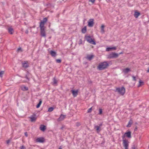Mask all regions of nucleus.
Masks as SVG:
<instances>
[{
	"label": "nucleus",
	"instance_id": "a18cd8bd",
	"mask_svg": "<svg viewBox=\"0 0 149 149\" xmlns=\"http://www.w3.org/2000/svg\"><path fill=\"white\" fill-rule=\"evenodd\" d=\"M95 1V0H89V1H91L92 3H94Z\"/></svg>",
	"mask_w": 149,
	"mask_h": 149
},
{
	"label": "nucleus",
	"instance_id": "412c9836",
	"mask_svg": "<svg viewBox=\"0 0 149 149\" xmlns=\"http://www.w3.org/2000/svg\"><path fill=\"white\" fill-rule=\"evenodd\" d=\"M94 128L95 129H96V130L97 132H100L101 130V129L100 128V126H98L97 125L95 126Z\"/></svg>",
	"mask_w": 149,
	"mask_h": 149
},
{
	"label": "nucleus",
	"instance_id": "37998d69",
	"mask_svg": "<svg viewBox=\"0 0 149 149\" xmlns=\"http://www.w3.org/2000/svg\"><path fill=\"white\" fill-rule=\"evenodd\" d=\"M132 149H135V147L134 145H133L132 147Z\"/></svg>",
	"mask_w": 149,
	"mask_h": 149
},
{
	"label": "nucleus",
	"instance_id": "423d86ee",
	"mask_svg": "<svg viewBox=\"0 0 149 149\" xmlns=\"http://www.w3.org/2000/svg\"><path fill=\"white\" fill-rule=\"evenodd\" d=\"M93 21L94 19H90L89 21L88 22V26L90 27H93L94 24Z\"/></svg>",
	"mask_w": 149,
	"mask_h": 149
},
{
	"label": "nucleus",
	"instance_id": "72a5a7b5",
	"mask_svg": "<svg viewBox=\"0 0 149 149\" xmlns=\"http://www.w3.org/2000/svg\"><path fill=\"white\" fill-rule=\"evenodd\" d=\"M111 50V47H108L106 49V51H109Z\"/></svg>",
	"mask_w": 149,
	"mask_h": 149
},
{
	"label": "nucleus",
	"instance_id": "f3484780",
	"mask_svg": "<svg viewBox=\"0 0 149 149\" xmlns=\"http://www.w3.org/2000/svg\"><path fill=\"white\" fill-rule=\"evenodd\" d=\"M140 15V13L137 11V10H136L135 11L134 13V16L136 18H137L138 16Z\"/></svg>",
	"mask_w": 149,
	"mask_h": 149
},
{
	"label": "nucleus",
	"instance_id": "9d476101",
	"mask_svg": "<svg viewBox=\"0 0 149 149\" xmlns=\"http://www.w3.org/2000/svg\"><path fill=\"white\" fill-rule=\"evenodd\" d=\"M40 32L41 36L42 37H46V34L45 33V29H40Z\"/></svg>",
	"mask_w": 149,
	"mask_h": 149
},
{
	"label": "nucleus",
	"instance_id": "4468645a",
	"mask_svg": "<svg viewBox=\"0 0 149 149\" xmlns=\"http://www.w3.org/2000/svg\"><path fill=\"white\" fill-rule=\"evenodd\" d=\"M49 53L53 57H55L57 55L56 52L53 51L51 50L49 52Z\"/></svg>",
	"mask_w": 149,
	"mask_h": 149
},
{
	"label": "nucleus",
	"instance_id": "c756f323",
	"mask_svg": "<svg viewBox=\"0 0 149 149\" xmlns=\"http://www.w3.org/2000/svg\"><path fill=\"white\" fill-rule=\"evenodd\" d=\"M99 113L98 114L99 115H101L102 113V109H101V108H100L99 109Z\"/></svg>",
	"mask_w": 149,
	"mask_h": 149
},
{
	"label": "nucleus",
	"instance_id": "e433bc0d",
	"mask_svg": "<svg viewBox=\"0 0 149 149\" xmlns=\"http://www.w3.org/2000/svg\"><path fill=\"white\" fill-rule=\"evenodd\" d=\"M17 51L18 52H19L20 51H21V52H22V50L21 48L20 47H19V48H18V49H17Z\"/></svg>",
	"mask_w": 149,
	"mask_h": 149
},
{
	"label": "nucleus",
	"instance_id": "1a4fd4ad",
	"mask_svg": "<svg viewBox=\"0 0 149 149\" xmlns=\"http://www.w3.org/2000/svg\"><path fill=\"white\" fill-rule=\"evenodd\" d=\"M7 30L9 33L10 34H13L14 32V30L12 27H9L7 28Z\"/></svg>",
	"mask_w": 149,
	"mask_h": 149
},
{
	"label": "nucleus",
	"instance_id": "7c9ffc66",
	"mask_svg": "<svg viewBox=\"0 0 149 149\" xmlns=\"http://www.w3.org/2000/svg\"><path fill=\"white\" fill-rule=\"evenodd\" d=\"M4 73V71H1L0 72V77H2V75Z\"/></svg>",
	"mask_w": 149,
	"mask_h": 149
},
{
	"label": "nucleus",
	"instance_id": "c85d7f7f",
	"mask_svg": "<svg viewBox=\"0 0 149 149\" xmlns=\"http://www.w3.org/2000/svg\"><path fill=\"white\" fill-rule=\"evenodd\" d=\"M54 108L53 107H50L48 109V111L52 112L54 110Z\"/></svg>",
	"mask_w": 149,
	"mask_h": 149
},
{
	"label": "nucleus",
	"instance_id": "c9c22d12",
	"mask_svg": "<svg viewBox=\"0 0 149 149\" xmlns=\"http://www.w3.org/2000/svg\"><path fill=\"white\" fill-rule=\"evenodd\" d=\"M132 77L133 78V80L134 81H136V79L135 77L134 76H132Z\"/></svg>",
	"mask_w": 149,
	"mask_h": 149
},
{
	"label": "nucleus",
	"instance_id": "aec40b11",
	"mask_svg": "<svg viewBox=\"0 0 149 149\" xmlns=\"http://www.w3.org/2000/svg\"><path fill=\"white\" fill-rule=\"evenodd\" d=\"M132 123V120L131 119L128 122V124L127 125L126 127H130L131 126Z\"/></svg>",
	"mask_w": 149,
	"mask_h": 149
},
{
	"label": "nucleus",
	"instance_id": "f8f14e48",
	"mask_svg": "<svg viewBox=\"0 0 149 149\" xmlns=\"http://www.w3.org/2000/svg\"><path fill=\"white\" fill-rule=\"evenodd\" d=\"M65 116L61 114L60 117L58 119L57 121L59 122L63 120L65 118Z\"/></svg>",
	"mask_w": 149,
	"mask_h": 149
},
{
	"label": "nucleus",
	"instance_id": "6ab92c4d",
	"mask_svg": "<svg viewBox=\"0 0 149 149\" xmlns=\"http://www.w3.org/2000/svg\"><path fill=\"white\" fill-rule=\"evenodd\" d=\"M131 70L130 69L128 68H127L125 69H124L123 70V72L125 73H128Z\"/></svg>",
	"mask_w": 149,
	"mask_h": 149
},
{
	"label": "nucleus",
	"instance_id": "b1692460",
	"mask_svg": "<svg viewBox=\"0 0 149 149\" xmlns=\"http://www.w3.org/2000/svg\"><path fill=\"white\" fill-rule=\"evenodd\" d=\"M42 100H41V99L40 100L39 102L36 106V107L37 108H38L40 107L41 104H42Z\"/></svg>",
	"mask_w": 149,
	"mask_h": 149
},
{
	"label": "nucleus",
	"instance_id": "dca6fc26",
	"mask_svg": "<svg viewBox=\"0 0 149 149\" xmlns=\"http://www.w3.org/2000/svg\"><path fill=\"white\" fill-rule=\"evenodd\" d=\"M94 57V56L93 55H87L86 58L88 60L91 61Z\"/></svg>",
	"mask_w": 149,
	"mask_h": 149
},
{
	"label": "nucleus",
	"instance_id": "bb28decb",
	"mask_svg": "<svg viewBox=\"0 0 149 149\" xmlns=\"http://www.w3.org/2000/svg\"><path fill=\"white\" fill-rule=\"evenodd\" d=\"M47 17H45L41 21V22L45 23L47 21Z\"/></svg>",
	"mask_w": 149,
	"mask_h": 149
},
{
	"label": "nucleus",
	"instance_id": "cd10ccee",
	"mask_svg": "<svg viewBox=\"0 0 149 149\" xmlns=\"http://www.w3.org/2000/svg\"><path fill=\"white\" fill-rule=\"evenodd\" d=\"M144 84V82L142 81L141 80H140L139 81V87L141 85H143Z\"/></svg>",
	"mask_w": 149,
	"mask_h": 149
},
{
	"label": "nucleus",
	"instance_id": "2eb2a0df",
	"mask_svg": "<svg viewBox=\"0 0 149 149\" xmlns=\"http://www.w3.org/2000/svg\"><path fill=\"white\" fill-rule=\"evenodd\" d=\"M23 67L25 68H26L29 67V65L27 62L25 61L24 62L22 63Z\"/></svg>",
	"mask_w": 149,
	"mask_h": 149
},
{
	"label": "nucleus",
	"instance_id": "6e6d98bb",
	"mask_svg": "<svg viewBox=\"0 0 149 149\" xmlns=\"http://www.w3.org/2000/svg\"><path fill=\"white\" fill-rule=\"evenodd\" d=\"M80 40H81V39Z\"/></svg>",
	"mask_w": 149,
	"mask_h": 149
},
{
	"label": "nucleus",
	"instance_id": "a211bd4d",
	"mask_svg": "<svg viewBox=\"0 0 149 149\" xmlns=\"http://www.w3.org/2000/svg\"><path fill=\"white\" fill-rule=\"evenodd\" d=\"M40 129L42 131H44L46 129V126L43 125H41L40 127Z\"/></svg>",
	"mask_w": 149,
	"mask_h": 149
},
{
	"label": "nucleus",
	"instance_id": "de8ad7c7",
	"mask_svg": "<svg viewBox=\"0 0 149 149\" xmlns=\"http://www.w3.org/2000/svg\"><path fill=\"white\" fill-rule=\"evenodd\" d=\"M123 54V52H121L120 53L118 54V55L119 54Z\"/></svg>",
	"mask_w": 149,
	"mask_h": 149
},
{
	"label": "nucleus",
	"instance_id": "09e8293b",
	"mask_svg": "<svg viewBox=\"0 0 149 149\" xmlns=\"http://www.w3.org/2000/svg\"><path fill=\"white\" fill-rule=\"evenodd\" d=\"M102 125V123H100V124L99 125V126H100H100H101Z\"/></svg>",
	"mask_w": 149,
	"mask_h": 149
},
{
	"label": "nucleus",
	"instance_id": "473e14b6",
	"mask_svg": "<svg viewBox=\"0 0 149 149\" xmlns=\"http://www.w3.org/2000/svg\"><path fill=\"white\" fill-rule=\"evenodd\" d=\"M92 107H91V108H90L87 111V112L88 113H91L92 111Z\"/></svg>",
	"mask_w": 149,
	"mask_h": 149
},
{
	"label": "nucleus",
	"instance_id": "4c0bfd02",
	"mask_svg": "<svg viewBox=\"0 0 149 149\" xmlns=\"http://www.w3.org/2000/svg\"><path fill=\"white\" fill-rule=\"evenodd\" d=\"M76 125L77 126L79 127L80 125V124L79 123L77 122L76 123Z\"/></svg>",
	"mask_w": 149,
	"mask_h": 149
},
{
	"label": "nucleus",
	"instance_id": "39448f33",
	"mask_svg": "<svg viewBox=\"0 0 149 149\" xmlns=\"http://www.w3.org/2000/svg\"><path fill=\"white\" fill-rule=\"evenodd\" d=\"M85 38L87 41L93 45L96 44L95 42L94 41V40L92 39L90 36H86L85 37Z\"/></svg>",
	"mask_w": 149,
	"mask_h": 149
},
{
	"label": "nucleus",
	"instance_id": "7ed1b4c3",
	"mask_svg": "<svg viewBox=\"0 0 149 149\" xmlns=\"http://www.w3.org/2000/svg\"><path fill=\"white\" fill-rule=\"evenodd\" d=\"M116 91L117 92L120 94L123 95L125 93V88L123 86L121 88H117Z\"/></svg>",
	"mask_w": 149,
	"mask_h": 149
},
{
	"label": "nucleus",
	"instance_id": "6e6552de",
	"mask_svg": "<svg viewBox=\"0 0 149 149\" xmlns=\"http://www.w3.org/2000/svg\"><path fill=\"white\" fill-rule=\"evenodd\" d=\"M29 118L31 119V122H34L36 119V115L35 114H33L29 117Z\"/></svg>",
	"mask_w": 149,
	"mask_h": 149
},
{
	"label": "nucleus",
	"instance_id": "c03bdc74",
	"mask_svg": "<svg viewBox=\"0 0 149 149\" xmlns=\"http://www.w3.org/2000/svg\"><path fill=\"white\" fill-rule=\"evenodd\" d=\"M10 142V140H8L6 141V143L7 144H9Z\"/></svg>",
	"mask_w": 149,
	"mask_h": 149
},
{
	"label": "nucleus",
	"instance_id": "5701e85b",
	"mask_svg": "<svg viewBox=\"0 0 149 149\" xmlns=\"http://www.w3.org/2000/svg\"><path fill=\"white\" fill-rule=\"evenodd\" d=\"M44 24L45 23H42L40 22V29H45V28H44Z\"/></svg>",
	"mask_w": 149,
	"mask_h": 149
},
{
	"label": "nucleus",
	"instance_id": "864d4df0",
	"mask_svg": "<svg viewBox=\"0 0 149 149\" xmlns=\"http://www.w3.org/2000/svg\"><path fill=\"white\" fill-rule=\"evenodd\" d=\"M63 127H61V129H63Z\"/></svg>",
	"mask_w": 149,
	"mask_h": 149
},
{
	"label": "nucleus",
	"instance_id": "20e7f679",
	"mask_svg": "<svg viewBox=\"0 0 149 149\" xmlns=\"http://www.w3.org/2000/svg\"><path fill=\"white\" fill-rule=\"evenodd\" d=\"M118 54L117 53L115 52H112L108 56V58H118Z\"/></svg>",
	"mask_w": 149,
	"mask_h": 149
},
{
	"label": "nucleus",
	"instance_id": "ddd939ff",
	"mask_svg": "<svg viewBox=\"0 0 149 149\" xmlns=\"http://www.w3.org/2000/svg\"><path fill=\"white\" fill-rule=\"evenodd\" d=\"M71 91L74 97H75L77 96L78 92L77 90L75 91L74 90H72Z\"/></svg>",
	"mask_w": 149,
	"mask_h": 149
},
{
	"label": "nucleus",
	"instance_id": "49530a36",
	"mask_svg": "<svg viewBox=\"0 0 149 149\" xmlns=\"http://www.w3.org/2000/svg\"><path fill=\"white\" fill-rule=\"evenodd\" d=\"M137 130V127H136L134 129V131H136Z\"/></svg>",
	"mask_w": 149,
	"mask_h": 149
},
{
	"label": "nucleus",
	"instance_id": "5fc2aeb1",
	"mask_svg": "<svg viewBox=\"0 0 149 149\" xmlns=\"http://www.w3.org/2000/svg\"><path fill=\"white\" fill-rule=\"evenodd\" d=\"M81 43H82L81 42H80V43H79V44H81Z\"/></svg>",
	"mask_w": 149,
	"mask_h": 149
},
{
	"label": "nucleus",
	"instance_id": "393cba45",
	"mask_svg": "<svg viewBox=\"0 0 149 149\" xmlns=\"http://www.w3.org/2000/svg\"><path fill=\"white\" fill-rule=\"evenodd\" d=\"M104 26L103 24H102L101 26V32L102 33H104Z\"/></svg>",
	"mask_w": 149,
	"mask_h": 149
},
{
	"label": "nucleus",
	"instance_id": "9b49d317",
	"mask_svg": "<svg viewBox=\"0 0 149 149\" xmlns=\"http://www.w3.org/2000/svg\"><path fill=\"white\" fill-rule=\"evenodd\" d=\"M123 136H125L127 138H131V132L130 131H129L125 133L124 135Z\"/></svg>",
	"mask_w": 149,
	"mask_h": 149
},
{
	"label": "nucleus",
	"instance_id": "f704fd0d",
	"mask_svg": "<svg viewBox=\"0 0 149 149\" xmlns=\"http://www.w3.org/2000/svg\"><path fill=\"white\" fill-rule=\"evenodd\" d=\"M24 89H23V90L27 91L28 89V88L27 87L24 86Z\"/></svg>",
	"mask_w": 149,
	"mask_h": 149
},
{
	"label": "nucleus",
	"instance_id": "f03ea898",
	"mask_svg": "<svg viewBox=\"0 0 149 149\" xmlns=\"http://www.w3.org/2000/svg\"><path fill=\"white\" fill-rule=\"evenodd\" d=\"M125 136H123L122 137L123 140V146L124 147L125 149H128L129 142L128 140L125 139H124Z\"/></svg>",
	"mask_w": 149,
	"mask_h": 149
},
{
	"label": "nucleus",
	"instance_id": "79ce46f5",
	"mask_svg": "<svg viewBox=\"0 0 149 149\" xmlns=\"http://www.w3.org/2000/svg\"><path fill=\"white\" fill-rule=\"evenodd\" d=\"M111 50H112V49L115 50L116 49V48L115 47H111Z\"/></svg>",
	"mask_w": 149,
	"mask_h": 149
},
{
	"label": "nucleus",
	"instance_id": "f257e3e1",
	"mask_svg": "<svg viewBox=\"0 0 149 149\" xmlns=\"http://www.w3.org/2000/svg\"><path fill=\"white\" fill-rule=\"evenodd\" d=\"M109 66V64L107 61H104L100 63L97 67V68L100 70H102L106 68Z\"/></svg>",
	"mask_w": 149,
	"mask_h": 149
},
{
	"label": "nucleus",
	"instance_id": "3c124183",
	"mask_svg": "<svg viewBox=\"0 0 149 149\" xmlns=\"http://www.w3.org/2000/svg\"><path fill=\"white\" fill-rule=\"evenodd\" d=\"M58 149H62V148H61V146H60V147H59V148Z\"/></svg>",
	"mask_w": 149,
	"mask_h": 149
},
{
	"label": "nucleus",
	"instance_id": "0eeeda50",
	"mask_svg": "<svg viewBox=\"0 0 149 149\" xmlns=\"http://www.w3.org/2000/svg\"><path fill=\"white\" fill-rule=\"evenodd\" d=\"M45 141V139L43 137H39L36 139V142L39 143H43Z\"/></svg>",
	"mask_w": 149,
	"mask_h": 149
},
{
	"label": "nucleus",
	"instance_id": "58836bf2",
	"mask_svg": "<svg viewBox=\"0 0 149 149\" xmlns=\"http://www.w3.org/2000/svg\"><path fill=\"white\" fill-rule=\"evenodd\" d=\"M25 78H26V79H27L28 81L29 80V79L28 78L27 75H26Z\"/></svg>",
	"mask_w": 149,
	"mask_h": 149
},
{
	"label": "nucleus",
	"instance_id": "8fccbe9b",
	"mask_svg": "<svg viewBox=\"0 0 149 149\" xmlns=\"http://www.w3.org/2000/svg\"><path fill=\"white\" fill-rule=\"evenodd\" d=\"M147 73H149V68H148V70L147 71Z\"/></svg>",
	"mask_w": 149,
	"mask_h": 149
},
{
	"label": "nucleus",
	"instance_id": "603ef678",
	"mask_svg": "<svg viewBox=\"0 0 149 149\" xmlns=\"http://www.w3.org/2000/svg\"><path fill=\"white\" fill-rule=\"evenodd\" d=\"M26 33H28V31H26Z\"/></svg>",
	"mask_w": 149,
	"mask_h": 149
},
{
	"label": "nucleus",
	"instance_id": "a878e982",
	"mask_svg": "<svg viewBox=\"0 0 149 149\" xmlns=\"http://www.w3.org/2000/svg\"><path fill=\"white\" fill-rule=\"evenodd\" d=\"M86 31V26H85L82 29V32L83 33H85Z\"/></svg>",
	"mask_w": 149,
	"mask_h": 149
},
{
	"label": "nucleus",
	"instance_id": "4d7b16f0",
	"mask_svg": "<svg viewBox=\"0 0 149 149\" xmlns=\"http://www.w3.org/2000/svg\"><path fill=\"white\" fill-rule=\"evenodd\" d=\"M63 1H64V0H63Z\"/></svg>",
	"mask_w": 149,
	"mask_h": 149
},
{
	"label": "nucleus",
	"instance_id": "a19ab883",
	"mask_svg": "<svg viewBox=\"0 0 149 149\" xmlns=\"http://www.w3.org/2000/svg\"><path fill=\"white\" fill-rule=\"evenodd\" d=\"M24 135L26 137H27L28 136V133L26 132H25Z\"/></svg>",
	"mask_w": 149,
	"mask_h": 149
},
{
	"label": "nucleus",
	"instance_id": "4be33fe9",
	"mask_svg": "<svg viewBox=\"0 0 149 149\" xmlns=\"http://www.w3.org/2000/svg\"><path fill=\"white\" fill-rule=\"evenodd\" d=\"M57 80L56 79L55 77H54L53 79V83L52 84L53 85L55 86L57 84Z\"/></svg>",
	"mask_w": 149,
	"mask_h": 149
},
{
	"label": "nucleus",
	"instance_id": "2f4dec72",
	"mask_svg": "<svg viewBox=\"0 0 149 149\" xmlns=\"http://www.w3.org/2000/svg\"><path fill=\"white\" fill-rule=\"evenodd\" d=\"M56 61L57 63H60L61 62V59H57L56 60Z\"/></svg>",
	"mask_w": 149,
	"mask_h": 149
},
{
	"label": "nucleus",
	"instance_id": "ea45409f",
	"mask_svg": "<svg viewBox=\"0 0 149 149\" xmlns=\"http://www.w3.org/2000/svg\"><path fill=\"white\" fill-rule=\"evenodd\" d=\"M20 149H25V147L24 146H22L21 147Z\"/></svg>",
	"mask_w": 149,
	"mask_h": 149
}]
</instances>
